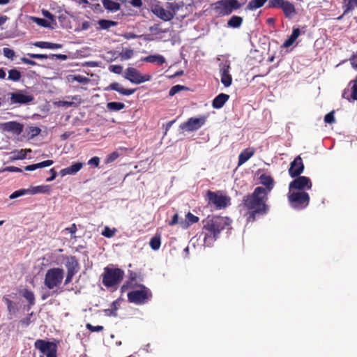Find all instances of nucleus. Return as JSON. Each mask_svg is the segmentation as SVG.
I'll use <instances>...</instances> for the list:
<instances>
[{
    "instance_id": "obj_1",
    "label": "nucleus",
    "mask_w": 357,
    "mask_h": 357,
    "mask_svg": "<svg viewBox=\"0 0 357 357\" xmlns=\"http://www.w3.org/2000/svg\"><path fill=\"white\" fill-rule=\"evenodd\" d=\"M231 223L232 220L229 217L215 215H208L202 220L204 245H211L218 238L222 231L225 229H231Z\"/></svg>"
},
{
    "instance_id": "obj_2",
    "label": "nucleus",
    "mask_w": 357,
    "mask_h": 357,
    "mask_svg": "<svg viewBox=\"0 0 357 357\" xmlns=\"http://www.w3.org/2000/svg\"><path fill=\"white\" fill-rule=\"evenodd\" d=\"M261 192V189L254 190L252 193L243 198V206L248 211V222H255L257 215H264L268 211V206L266 204L268 197Z\"/></svg>"
},
{
    "instance_id": "obj_3",
    "label": "nucleus",
    "mask_w": 357,
    "mask_h": 357,
    "mask_svg": "<svg viewBox=\"0 0 357 357\" xmlns=\"http://www.w3.org/2000/svg\"><path fill=\"white\" fill-rule=\"evenodd\" d=\"M124 271L119 268H104L102 274V282L107 288L114 287L121 282L124 277Z\"/></svg>"
},
{
    "instance_id": "obj_4",
    "label": "nucleus",
    "mask_w": 357,
    "mask_h": 357,
    "mask_svg": "<svg viewBox=\"0 0 357 357\" xmlns=\"http://www.w3.org/2000/svg\"><path fill=\"white\" fill-rule=\"evenodd\" d=\"M208 205L214 206L216 209L225 208L231 204V198L220 191L208 190L206 195Z\"/></svg>"
},
{
    "instance_id": "obj_5",
    "label": "nucleus",
    "mask_w": 357,
    "mask_h": 357,
    "mask_svg": "<svg viewBox=\"0 0 357 357\" xmlns=\"http://www.w3.org/2000/svg\"><path fill=\"white\" fill-rule=\"evenodd\" d=\"M64 271L61 268H51L45 273L44 284L49 289L58 287L63 281Z\"/></svg>"
},
{
    "instance_id": "obj_6",
    "label": "nucleus",
    "mask_w": 357,
    "mask_h": 357,
    "mask_svg": "<svg viewBox=\"0 0 357 357\" xmlns=\"http://www.w3.org/2000/svg\"><path fill=\"white\" fill-rule=\"evenodd\" d=\"M139 290L131 291L128 293V300L130 303L136 305H143L152 298L151 290L144 284H139Z\"/></svg>"
},
{
    "instance_id": "obj_7",
    "label": "nucleus",
    "mask_w": 357,
    "mask_h": 357,
    "mask_svg": "<svg viewBox=\"0 0 357 357\" xmlns=\"http://www.w3.org/2000/svg\"><path fill=\"white\" fill-rule=\"evenodd\" d=\"M288 201L290 206L296 210L305 208L310 203V195L305 191H289Z\"/></svg>"
},
{
    "instance_id": "obj_8",
    "label": "nucleus",
    "mask_w": 357,
    "mask_h": 357,
    "mask_svg": "<svg viewBox=\"0 0 357 357\" xmlns=\"http://www.w3.org/2000/svg\"><path fill=\"white\" fill-rule=\"evenodd\" d=\"M167 8L169 10H165L162 6L155 4L151 8V12L160 20L167 22L174 19L175 11L178 8L176 3H167Z\"/></svg>"
},
{
    "instance_id": "obj_9",
    "label": "nucleus",
    "mask_w": 357,
    "mask_h": 357,
    "mask_svg": "<svg viewBox=\"0 0 357 357\" xmlns=\"http://www.w3.org/2000/svg\"><path fill=\"white\" fill-rule=\"evenodd\" d=\"M214 6V9L218 15L225 16L241 8L242 4L238 0H220L215 2Z\"/></svg>"
},
{
    "instance_id": "obj_10",
    "label": "nucleus",
    "mask_w": 357,
    "mask_h": 357,
    "mask_svg": "<svg viewBox=\"0 0 357 357\" xmlns=\"http://www.w3.org/2000/svg\"><path fill=\"white\" fill-rule=\"evenodd\" d=\"M312 183L310 178L305 176H298L296 177L289 185V191L297 190L302 192L305 190H310Z\"/></svg>"
},
{
    "instance_id": "obj_11",
    "label": "nucleus",
    "mask_w": 357,
    "mask_h": 357,
    "mask_svg": "<svg viewBox=\"0 0 357 357\" xmlns=\"http://www.w3.org/2000/svg\"><path fill=\"white\" fill-rule=\"evenodd\" d=\"M124 77L133 84H139L149 81L151 76L149 75H142L137 69L129 67L126 70Z\"/></svg>"
},
{
    "instance_id": "obj_12",
    "label": "nucleus",
    "mask_w": 357,
    "mask_h": 357,
    "mask_svg": "<svg viewBox=\"0 0 357 357\" xmlns=\"http://www.w3.org/2000/svg\"><path fill=\"white\" fill-rule=\"evenodd\" d=\"M34 97L25 90H18L10 93V102L11 104H27L33 102Z\"/></svg>"
},
{
    "instance_id": "obj_13",
    "label": "nucleus",
    "mask_w": 357,
    "mask_h": 357,
    "mask_svg": "<svg viewBox=\"0 0 357 357\" xmlns=\"http://www.w3.org/2000/svg\"><path fill=\"white\" fill-rule=\"evenodd\" d=\"M206 117L202 116L199 118H190L187 121L180 125V128L188 132L199 129L206 122Z\"/></svg>"
},
{
    "instance_id": "obj_14",
    "label": "nucleus",
    "mask_w": 357,
    "mask_h": 357,
    "mask_svg": "<svg viewBox=\"0 0 357 357\" xmlns=\"http://www.w3.org/2000/svg\"><path fill=\"white\" fill-rule=\"evenodd\" d=\"M230 69L231 66L229 61H225L220 64L221 82L225 87L230 86L232 83V77L229 73Z\"/></svg>"
},
{
    "instance_id": "obj_15",
    "label": "nucleus",
    "mask_w": 357,
    "mask_h": 357,
    "mask_svg": "<svg viewBox=\"0 0 357 357\" xmlns=\"http://www.w3.org/2000/svg\"><path fill=\"white\" fill-rule=\"evenodd\" d=\"M259 179L260 183L263 185L264 187L259 186L257 187L255 190L261 189L262 192H261V193L264 194L266 196H268V195L274 188V179L270 175L266 174H262L261 175H260Z\"/></svg>"
},
{
    "instance_id": "obj_16",
    "label": "nucleus",
    "mask_w": 357,
    "mask_h": 357,
    "mask_svg": "<svg viewBox=\"0 0 357 357\" xmlns=\"http://www.w3.org/2000/svg\"><path fill=\"white\" fill-rule=\"evenodd\" d=\"M304 171V164L301 156H297L290 163L289 174L291 178L300 176Z\"/></svg>"
},
{
    "instance_id": "obj_17",
    "label": "nucleus",
    "mask_w": 357,
    "mask_h": 357,
    "mask_svg": "<svg viewBox=\"0 0 357 357\" xmlns=\"http://www.w3.org/2000/svg\"><path fill=\"white\" fill-rule=\"evenodd\" d=\"M138 278L137 274L135 272L130 271L128 280L121 287V292L123 293L128 289H132L138 287L137 284V279Z\"/></svg>"
},
{
    "instance_id": "obj_18",
    "label": "nucleus",
    "mask_w": 357,
    "mask_h": 357,
    "mask_svg": "<svg viewBox=\"0 0 357 357\" xmlns=\"http://www.w3.org/2000/svg\"><path fill=\"white\" fill-rule=\"evenodd\" d=\"M106 90H113L119 92L120 94L123 96H130L133 94L136 89H124L122 85L118 82L111 83L107 88Z\"/></svg>"
},
{
    "instance_id": "obj_19",
    "label": "nucleus",
    "mask_w": 357,
    "mask_h": 357,
    "mask_svg": "<svg viewBox=\"0 0 357 357\" xmlns=\"http://www.w3.org/2000/svg\"><path fill=\"white\" fill-rule=\"evenodd\" d=\"M3 129L5 131L20 134L23 130V126L17 121H9L3 124Z\"/></svg>"
},
{
    "instance_id": "obj_20",
    "label": "nucleus",
    "mask_w": 357,
    "mask_h": 357,
    "mask_svg": "<svg viewBox=\"0 0 357 357\" xmlns=\"http://www.w3.org/2000/svg\"><path fill=\"white\" fill-rule=\"evenodd\" d=\"M66 268L67 272L77 273L79 270V262L75 256L66 257Z\"/></svg>"
},
{
    "instance_id": "obj_21",
    "label": "nucleus",
    "mask_w": 357,
    "mask_h": 357,
    "mask_svg": "<svg viewBox=\"0 0 357 357\" xmlns=\"http://www.w3.org/2000/svg\"><path fill=\"white\" fill-rule=\"evenodd\" d=\"M349 85L351 86V96L349 97L347 96L349 90L344 89L342 93V98L347 99L348 100H357V77L354 80H352L349 82Z\"/></svg>"
},
{
    "instance_id": "obj_22",
    "label": "nucleus",
    "mask_w": 357,
    "mask_h": 357,
    "mask_svg": "<svg viewBox=\"0 0 357 357\" xmlns=\"http://www.w3.org/2000/svg\"><path fill=\"white\" fill-rule=\"evenodd\" d=\"M281 9L287 18H292L296 14L294 5L286 0H284V3L282 4Z\"/></svg>"
},
{
    "instance_id": "obj_23",
    "label": "nucleus",
    "mask_w": 357,
    "mask_h": 357,
    "mask_svg": "<svg viewBox=\"0 0 357 357\" xmlns=\"http://www.w3.org/2000/svg\"><path fill=\"white\" fill-rule=\"evenodd\" d=\"M229 96L226 93H220L212 102V106L215 109L222 108L225 102L229 100Z\"/></svg>"
},
{
    "instance_id": "obj_24",
    "label": "nucleus",
    "mask_w": 357,
    "mask_h": 357,
    "mask_svg": "<svg viewBox=\"0 0 357 357\" xmlns=\"http://www.w3.org/2000/svg\"><path fill=\"white\" fill-rule=\"evenodd\" d=\"M255 153L253 149H245L238 155V165H242L247 162Z\"/></svg>"
},
{
    "instance_id": "obj_25",
    "label": "nucleus",
    "mask_w": 357,
    "mask_h": 357,
    "mask_svg": "<svg viewBox=\"0 0 357 357\" xmlns=\"http://www.w3.org/2000/svg\"><path fill=\"white\" fill-rule=\"evenodd\" d=\"M142 61L149 63H157L159 65H162L165 63V57L159 54L147 56L142 58Z\"/></svg>"
},
{
    "instance_id": "obj_26",
    "label": "nucleus",
    "mask_w": 357,
    "mask_h": 357,
    "mask_svg": "<svg viewBox=\"0 0 357 357\" xmlns=\"http://www.w3.org/2000/svg\"><path fill=\"white\" fill-rule=\"evenodd\" d=\"M20 293L28 301L29 307L34 305L35 296L32 291L28 289H23Z\"/></svg>"
},
{
    "instance_id": "obj_27",
    "label": "nucleus",
    "mask_w": 357,
    "mask_h": 357,
    "mask_svg": "<svg viewBox=\"0 0 357 357\" xmlns=\"http://www.w3.org/2000/svg\"><path fill=\"white\" fill-rule=\"evenodd\" d=\"M104 8L108 10L117 11L120 9V4L112 0H102Z\"/></svg>"
},
{
    "instance_id": "obj_28",
    "label": "nucleus",
    "mask_w": 357,
    "mask_h": 357,
    "mask_svg": "<svg viewBox=\"0 0 357 357\" xmlns=\"http://www.w3.org/2000/svg\"><path fill=\"white\" fill-rule=\"evenodd\" d=\"M199 220V217L193 215L190 212H188L185 215V222L182 223L183 227L188 228L190 225L198 222Z\"/></svg>"
},
{
    "instance_id": "obj_29",
    "label": "nucleus",
    "mask_w": 357,
    "mask_h": 357,
    "mask_svg": "<svg viewBox=\"0 0 357 357\" xmlns=\"http://www.w3.org/2000/svg\"><path fill=\"white\" fill-rule=\"evenodd\" d=\"M243 23V18L239 16L233 15L227 22V26L231 28H238Z\"/></svg>"
},
{
    "instance_id": "obj_30",
    "label": "nucleus",
    "mask_w": 357,
    "mask_h": 357,
    "mask_svg": "<svg viewBox=\"0 0 357 357\" xmlns=\"http://www.w3.org/2000/svg\"><path fill=\"white\" fill-rule=\"evenodd\" d=\"M268 0H251L248 6L247 9L254 10L262 7Z\"/></svg>"
},
{
    "instance_id": "obj_31",
    "label": "nucleus",
    "mask_w": 357,
    "mask_h": 357,
    "mask_svg": "<svg viewBox=\"0 0 357 357\" xmlns=\"http://www.w3.org/2000/svg\"><path fill=\"white\" fill-rule=\"evenodd\" d=\"M125 104L120 102H110L107 104V108L109 111L117 112L124 109Z\"/></svg>"
},
{
    "instance_id": "obj_32",
    "label": "nucleus",
    "mask_w": 357,
    "mask_h": 357,
    "mask_svg": "<svg viewBox=\"0 0 357 357\" xmlns=\"http://www.w3.org/2000/svg\"><path fill=\"white\" fill-rule=\"evenodd\" d=\"M98 25L101 29H109L112 26H115L117 24L116 22L109 20H100Z\"/></svg>"
},
{
    "instance_id": "obj_33",
    "label": "nucleus",
    "mask_w": 357,
    "mask_h": 357,
    "mask_svg": "<svg viewBox=\"0 0 357 357\" xmlns=\"http://www.w3.org/2000/svg\"><path fill=\"white\" fill-rule=\"evenodd\" d=\"M21 76V73L18 70L13 68L8 71V79L13 82H18L20 79Z\"/></svg>"
},
{
    "instance_id": "obj_34",
    "label": "nucleus",
    "mask_w": 357,
    "mask_h": 357,
    "mask_svg": "<svg viewBox=\"0 0 357 357\" xmlns=\"http://www.w3.org/2000/svg\"><path fill=\"white\" fill-rule=\"evenodd\" d=\"M344 13L353 10L357 7V0H344Z\"/></svg>"
},
{
    "instance_id": "obj_35",
    "label": "nucleus",
    "mask_w": 357,
    "mask_h": 357,
    "mask_svg": "<svg viewBox=\"0 0 357 357\" xmlns=\"http://www.w3.org/2000/svg\"><path fill=\"white\" fill-rule=\"evenodd\" d=\"M149 245H150V247L153 250H158L161 245L160 237L156 236L153 237L149 242Z\"/></svg>"
},
{
    "instance_id": "obj_36",
    "label": "nucleus",
    "mask_w": 357,
    "mask_h": 357,
    "mask_svg": "<svg viewBox=\"0 0 357 357\" xmlns=\"http://www.w3.org/2000/svg\"><path fill=\"white\" fill-rule=\"evenodd\" d=\"M186 90H188V87L183 86V85L177 84V85L173 86L170 89V90L169 91V96H174L177 93H178L181 91H186Z\"/></svg>"
},
{
    "instance_id": "obj_37",
    "label": "nucleus",
    "mask_w": 357,
    "mask_h": 357,
    "mask_svg": "<svg viewBox=\"0 0 357 357\" xmlns=\"http://www.w3.org/2000/svg\"><path fill=\"white\" fill-rule=\"evenodd\" d=\"M83 167L82 162H76L68 167V169L69 171V174H75L78 172Z\"/></svg>"
},
{
    "instance_id": "obj_38",
    "label": "nucleus",
    "mask_w": 357,
    "mask_h": 357,
    "mask_svg": "<svg viewBox=\"0 0 357 357\" xmlns=\"http://www.w3.org/2000/svg\"><path fill=\"white\" fill-rule=\"evenodd\" d=\"M134 54L133 50L132 49H126L123 50L120 54L119 56L121 60L129 59L132 57Z\"/></svg>"
},
{
    "instance_id": "obj_39",
    "label": "nucleus",
    "mask_w": 357,
    "mask_h": 357,
    "mask_svg": "<svg viewBox=\"0 0 357 357\" xmlns=\"http://www.w3.org/2000/svg\"><path fill=\"white\" fill-rule=\"evenodd\" d=\"M284 0H269L267 7L268 8H281Z\"/></svg>"
},
{
    "instance_id": "obj_40",
    "label": "nucleus",
    "mask_w": 357,
    "mask_h": 357,
    "mask_svg": "<svg viewBox=\"0 0 357 357\" xmlns=\"http://www.w3.org/2000/svg\"><path fill=\"white\" fill-rule=\"evenodd\" d=\"M30 190H28V189H20V190H16L14 192H13L10 196H9V198L10 199H15V198H17L19 197H21V196H23V195H25L26 194H27Z\"/></svg>"
},
{
    "instance_id": "obj_41",
    "label": "nucleus",
    "mask_w": 357,
    "mask_h": 357,
    "mask_svg": "<svg viewBox=\"0 0 357 357\" xmlns=\"http://www.w3.org/2000/svg\"><path fill=\"white\" fill-rule=\"evenodd\" d=\"M119 157V153L117 151H113L108 155H107L105 162L106 164L111 163L116 160Z\"/></svg>"
},
{
    "instance_id": "obj_42",
    "label": "nucleus",
    "mask_w": 357,
    "mask_h": 357,
    "mask_svg": "<svg viewBox=\"0 0 357 357\" xmlns=\"http://www.w3.org/2000/svg\"><path fill=\"white\" fill-rule=\"evenodd\" d=\"M115 231V229H111L109 227H105L102 232V234L105 237L112 238V236H114Z\"/></svg>"
},
{
    "instance_id": "obj_43",
    "label": "nucleus",
    "mask_w": 357,
    "mask_h": 357,
    "mask_svg": "<svg viewBox=\"0 0 357 357\" xmlns=\"http://www.w3.org/2000/svg\"><path fill=\"white\" fill-rule=\"evenodd\" d=\"M3 301L6 303L7 305L8 311L11 313L14 312L13 303L11 300H10L7 296L3 297Z\"/></svg>"
},
{
    "instance_id": "obj_44",
    "label": "nucleus",
    "mask_w": 357,
    "mask_h": 357,
    "mask_svg": "<svg viewBox=\"0 0 357 357\" xmlns=\"http://www.w3.org/2000/svg\"><path fill=\"white\" fill-rule=\"evenodd\" d=\"M86 328L91 332H100L104 329L103 326H94L91 324H86Z\"/></svg>"
},
{
    "instance_id": "obj_45",
    "label": "nucleus",
    "mask_w": 357,
    "mask_h": 357,
    "mask_svg": "<svg viewBox=\"0 0 357 357\" xmlns=\"http://www.w3.org/2000/svg\"><path fill=\"white\" fill-rule=\"evenodd\" d=\"M34 22H36L38 25L43 27H50V23L45 19L33 17Z\"/></svg>"
},
{
    "instance_id": "obj_46",
    "label": "nucleus",
    "mask_w": 357,
    "mask_h": 357,
    "mask_svg": "<svg viewBox=\"0 0 357 357\" xmlns=\"http://www.w3.org/2000/svg\"><path fill=\"white\" fill-rule=\"evenodd\" d=\"M324 121L328 123H333L335 122L334 112L332 111L324 116Z\"/></svg>"
},
{
    "instance_id": "obj_47",
    "label": "nucleus",
    "mask_w": 357,
    "mask_h": 357,
    "mask_svg": "<svg viewBox=\"0 0 357 357\" xmlns=\"http://www.w3.org/2000/svg\"><path fill=\"white\" fill-rule=\"evenodd\" d=\"M28 56L32 59H47L50 58V56L47 54H33V53H28L26 54Z\"/></svg>"
},
{
    "instance_id": "obj_48",
    "label": "nucleus",
    "mask_w": 357,
    "mask_h": 357,
    "mask_svg": "<svg viewBox=\"0 0 357 357\" xmlns=\"http://www.w3.org/2000/svg\"><path fill=\"white\" fill-rule=\"evenodd\" d=\"M3 52L4 56L8 59H12L13 58V56H15V52L13 50L8 48V47H4L3 49Z\"/></svg>"
},
{
    "instance_id": "obj_49",
    "label": "nucleus",
    "mask_w": 357,
    "mask_h": 357,
    "mask_svg": "<svg viewBox=\"0 0 357 357\" xmlns=\"http://www.w3.org/2000/svg\"><path fill=\"white\" fill-rule=\"evenodd\" d=\"M300 34H301L300 29L299 28H294L292 33L289 38L295 42L296 40V39L298 38V36H300Z\"/></svg>"
},
{
    "instance_id": "obj_50",
    "label": "nucleus",
    "mask_w": 357,
    "mask_h": 357,
    "mask_svg": "<svg viewBox=\"0 0 357 357\" xmlns=\"http://www.w3.org/2000/svg\"><path fill=\"white\" fill-rule=\"evenodd\" d=\"M109 70L111 72L119 75L123 71V67L120 65H112L109 66Z\"/></svg>"
},
{
    "instance_id": "obj_51",
    "label": "nucleus",
    "mask_w": 357,
    "mask_h": 357,
    "mask_svg": "<svg viewBox=\"0 0 357 357\" xmlns=\"http://www.w3.org/2000/svg\"><path fill=\"white\" fill-rule=\"evenodd\" d=\"M100 163V158L97 156H94L88 161V164L91 166L98 167Z\"/></svg>"
},
{
    "instance_id": "obj_52",
    "label": "nucleus",
    "mask_w": 357,
    "mask_h": 357,
    "mask_svg": "<svg viewBox=\"0 0 357 357\" xmlns=\"http://www.w3.org/2000/svg\"><path fill=\"white\" fill-rule=\"evenodd\" d=\"M48 43L46 41H37L33 43V45L39 48L47 49Z\"/></svg>"
},
{
    "instance_id": "obj_53",
    "label": "nucleus",
    "mask_w": 357,
    "mask_h": 357,
    "mask_svg": "<svg viewBox=\"0 0 357 357\" xmlns=\"http://www.w3.org/2000/svg\"><path fill=\"white\" fill-rule=\"evenodd\" d=\"M42 14L44 17L50 20L51 21H52V22L55 21L54 16L50 11L43 9L42 10Z\"/></svg>"
},
{
    "instance_id": "obj_54",
    "label": "nucleus",
    "mask_w": 357,
    "mask_h": 357,
    "mask_svg": "<svg viewBox=\"0 0 357 357\" xmlns=\"http://www.w3.org/2000/svg\"><path fill=\"white\" fill-rule=\"evenodd\" d=\"M54 163V161L52 160H47L43 161L41 162L38 163V168H43L45 167H49Z\"/></svg>"
},
{
    "instance_id": "obj_55",
    "label": "nucleus",
    "mask_w": 357,
    "mask_h": 357,
    "mask_svg": "<svg viewBox=\"0 0 357 357\" xmlns=\"http://www.w3.org/2000/svg\"><path fill=\"white\" fill-rule=\"evenodd\" d=\"M20 61H22V63H23L24 64H28L30 66H36L37 65V63L36 61L31 60L26 57H22L20 59Z\"/></svg>"
},
{
    "instance_id": "obj_56",
    "label": "nucleus",
    "mask_w": 357,
    "mask_h": 357,
    "mask_svg": "<svg viewBox=\"0 0 357 357\" xmlns=\"http://www.w3.org/2000/svg\"><path fill=\"white\" fill-rule=\"evenodd\" d=\"M50 173L51 174V176L46 178L47 182L52 181L53 180L55 179V178L56 177V175H57V172H56L54 168H52L50 170Z\"/></svg>"
},
{
    "instance_id": "obj_57",
    "label": "nucleus",
    "mask_w": 357,
    "mask_h": 357,
    "mask_svg": "<svg viewBox=\"0 0 357 357\" xmlns=\"http://www.w3.org/2000/svg\"><path fill=\"white\" fill-rule=\"evenodd\" d=\"M351 65L352 67L357 70V51L355 54L352 56V57L350 59Z\"/></svg>"
},
{
    "instance_id": "obj_58",
    "label": "nucleus",
    "mask_w": 357,
    "mask_h": 357,
    "mask_svg": "<svg viewBox=\"0 0 357 357\" xmlns=\"http://www.w3.org/2000/svg\"><path fill=\"white\" fill-rule=\"evenodd\" d=\"M76 273L67 272L66 280L64 282L65 284H68L72 282L73 278Z\"/></svg>"
},
{
    "instance_id": "obj_59",
    "label": "nucleus",
    "mask_w": 357,
    "mask_h": 357,
    "mask_svg": "<svg viewBox=\"0 0 357 357\" xmlns=\"http://www.w3.org/2000/svg\"><path fill=\"white\" fill-rule=\"evenodd\" d=\"M50 59L56 58L61 60H66L67 59V56L66 54H52L50 55Z\"/></svg>"
},
{
    "instance_id": "obj_60",
    "label": "nucleus",
    "mask_w": 357,
    "mask_h": 357,
    "mask_svg": "<svg viewBox=\"0 0 357 357\" xmlns=\"http://www.w3.org/2000/svg\"><path fill=\"white\" fill-rule=\"evenodd\" d=\"M65 230L68 231L72 235L75 234L77 230L76 224L73 223L70 227H67Z\"/></svg>"
},
{
    "instance_id": "obj_61",
    "label": "nucleus",
    "mask_w": 357,
    "mask_h": 357,
    "mask_svg": "<svg viewBox=\"0 0 357 357\" xmlns=\"http://www.w3.org/2000/svg\"><path fill=\"white\" fill-rule=\"evenodd\" d=\"M62 47H63V45L61 44L54 43L49 42L48 43V46H47V49H51V50L60 49Z\"/></svg>"
},
{
    "instance_id": "obj_62",
    "label": "nucleus",
    "mask_w": 357,
    "mask_h": 357,
    "mask_svg": "<svg viewBox=\"0 0 357 357\" xmlns=\"http://www.w3.org/2000/svg\"><path fill=\"white\" fill-rule=\"evenodd\" d=\"M129 2L132 6L136 8H140L143 4L142 0H129Z\"/></svg>"
},
{
    "instance_id": "obj_63",
    "label": "nucleus",
    "mask_w": 357,
    "mask_h": 357,
    "mask_svg": "<svg viewBox=\"0 0 357 357\" xmlns=\"http://www.w3.org/2000/svg\"><path fill=\"white\" fill-rule=\"evenodd\" d=\"M44 188H45L44 186H40V185L34 187L31 190V192L32 194H36V193H39V192H45V190H43Z\"/></svg>"
},
{
    "instance_id": "obj_64",
    "label": "nucleus",
    "mask_w": 357,
    "mask_h": 357,
    "mask_svg": "<svg viewBox=\"0 0 357 357\" xmlns=\"http://www.w3.org/2000/svg\"><path fill=\"white\" fill-rule=\"evenodd\" d=\"M30 130H31V134L32 137L37 136L38 135L40 134V132L41 131V130L38 127H31L30 128Z\"/></svg>"
}]
</instances>
